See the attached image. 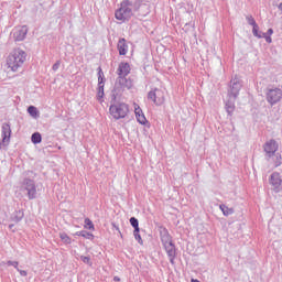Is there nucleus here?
Wrapping results in <instances>:
<instances>
[{
	"mask_svg": "<svg viewBox=\"0 0 282 282\" xmlns=\"http://www.w3.org/2000/svg\"><path fill=\"white\" fill-rule=\"evenodd\" d=\"M33 144H41L43 142V137L39 132H34L31 137Z\"/></svg>",
	"mask_w": 282,
	"mask_h": 282,
	"instance_id": "4be33fe9",
	"label": "nucleus"
},
{
	"mask_svg": "<svg viewBox=\"0 0 282 282\" xmlns=\"http://www.w3.org/2000/svg\"><path fill=\"white\" fill-rule=\"evenodd\" d=\"M131 74V65L127 62H121L117 68L118 76H129Z\"/></svg>",
	"mask_w": 282,
	"mask_h": 282,
	"instance_id": "2eb2a0df",
	"label": "nucleus"
},
{
	"mask_svg": "<svg viewBox=\"0 0 282 282\" xmlns=\"http://www.w3.org/2000/svg\"><path fill=\"white\" fill-rule=\"evenodd\" d=\"M59 239L65 246L72 245V238L66 232H59Z\"/></svg>",
	"mask_w": 282,
	"mask_h": 282,
	"instance_id": "412c9836",
	"label": "nucleus"
},
{
	"mask_svg": "<svg viewBox=\"0 0 282 282\" xmlns=\"http://www.w3.org/2000/svg\"><path fill=\"white\" fill-rule=\"evenodd\" d=\"M12 135L10 123H2V141L8 142Z\"/></svg>",
	"mask_w": 282,
	"mask_h": 282,
	"instance_id": "dca6fc26",
	"label": "nucleus"
},
{
	"mask_svg": "<svg viewBox=\"0 0 282 282\" xmlns=\"http://www.w3.org/2000/svg\"><path fill=\"white\" fill-rule=\"evenodd\" d=\"M262 39H265L268 43H272V37L270 35H267L265 33H262Z\"/></svg>",
	"mask_w": 282,
	"mask_h": 282,
	"instance_id": "c9c22d12",
	"label": "nucleus"
},
{
	"mask_svg": "<svg viewBox=\"0 0 282 282\" xmlns=\"http://www.w3.org/2000/svg\"><path fill=\"white\" fill-rule=\"evenodd\" d=\"M28 113H30L32 118H39V109H36L34 106L28 107Z\"/></svg>",
	"mask_w": 282,
	"mask_h": 282,
	"instance_id": "5701e85b",
	"label": "nucleus"
},
{
	"mask_svg": "<svg viewBox=\"0 0 282 282\" xmlns=\"http://www.w3.org/2000/svg\"><path fill=\"white\" fill-rule=\"evenodd\" d=\"M28 54L21 48L14 50L7 59V64L10 67L12 72H17L19 67L23 66V63H25Z\"/></svg>",
	"mask_w": 282,
	"mask_h": 282,
	"instance_id": "7ed1b4c3",
	"label": "nucleus"
},
{
	"mask_svg": "<svg viewBox=\"0 0 282 282\" xmlns=\"http://www.w3.org/2000/svg\"><path fill=\"white\" fill-rule=\"evenodd\" d=\"M133 87V80L127 78V76H118L112 89V100H116L118 96H122L124 89H131Z\"/></svg>",
	"mask_w": 282,
	"mask_h": 282,
	"instance_id": "20e7f679",
	"label": "nucleus"
},
{
	"mask_svg": "<svg viewBox=\"0 0 282 282\" xmlns=\"http://www.w3.org/2000/svg\"><path fill=\"white\" fill-rule=\"evenodd\" d=\"M109 111L115 120H121L122 118H127V115L129 113V105L120 101L116 102V99H111Z\"/></svg>",
	"mask_w": 282,
	"mask_h": 282,
	"instance_id": "39448f33",
	"label": "nucleus"
},
{
	"mask_svg": "<svg viewBox=\"0 0 282 282\" xmlns=\"http://www.w3.org/2000/svg\"><path fill=\"white\" fill-rule=\"evenodd\" d=\"M115 227H116V230H120V228L119 227H117L116 225H113Z\"/></svg>",
	"mask_w": 282,
	"mask_h": 282,
	"instance_id": "c03bdc74",
	"label": "nucleus"
},
{
	"mask_svg": "<svg viewBox=\"0 0 282 282\" xmlns=\"http://www.w3.org/2000/svg\"><path fill=\"white\" fill-rule=\"evenodd\" d=\"M18 272L21 274V276H28V271L25 270H20V269H17Z\"/></svg>",
	"mask_w": 282,
	"mask_h": 282,
	"instance_id": "e433bc0d",
	"label": "nucleus"
},
{
	"mask_svg": "<svg viewBox=\"0 0 282 282\" xmlns=\"http://www.w3.org/2000/svg\"><path fill=\"white\" fill-rule=\"evenodd\" d=\"M235 100H237V99L232 98V99L227 100L225 104V109H226L228 116H232V113H235V109H236Z\"/></svg>",
	"mask_w": 282,
	"mask_h": 282,
	"instance_id": "a211bd4d",
	"label": "nucleus"
},
{
	"mask_svg": "<svg viewBox=\"0 0 282 282\" xmlns=\"http://www.w3.org/2000/svg\"><path fill=\"white\" fill-rule=\"evenodd\" d=\"M14 228V225H9V229L12 230Z\"/></svg>",
	"mask_w": 282,
	"mask_h": 282,
	"instance_id": "79ce46f5",
	"label": "nucleus"
},
{
	"mask_svg": "<svg viewBox=\"0 0 282 282\" xmlns=\"http://www.w3.org/2000/svg\"><path fill=\"white\" fill-rule=\"evenodd\" d=\"M192 282H199V280L192 279Z\"/></svg>",
	"mask_w": 282,
	"mask_h": 282,
	"instance_id": "37998d69",
	"label": "nucleus"
},
{
	"mask_svg": "<svg viewBox=\"0 0 282 282\" xmlns=\"http://www.w3.org/2000/svg\"><path fill=\"white\" fill-rule=\"evenodd\" d=\"M98 72V83H100V85H102L107 79L105 78V73L102 72V67H98L97 68Z\"/></svg>",
	"mask_w": 282,
	"mask_h": 282,
	"instance_id": "393cba45",
	"label": "nucleus"
},
{
	"mask_svg": "<svg viewBox=\"0 0 282 282\" xmlns=\"http://www.w3.org/2000/svg\"><path fill=\"white\" fill-rule=\"evenodd\" d=\"M7 265H12L13 268H15V270H18L19 269V261L9 260L7 262Z\"/></svg>",
	"mask_w": 282,
	"mask_h": 282,
	"instance_id": "473e14b6",
	"label": "nucleus"
},
{
	"mask_svg": "<svg viewBox=\"0 0 282 282\" xmlns=\"http://www.w3.org/2000/svg\"><path fill=\"white\" fill-rule=\"evenodd\" d=\"M220 210H223V215H225V217H228V215H232V213H235V209L228 208L226 205H220Z\"/></svg>",
	"mask_w": 282,
	"mask_h": 282,
	"instance_id": "b1692460",
	"label": "nucleus"
},
{
	"mask_svg": "<svg viewBox=\"0 0 282 282\" xmlns=\"http://www.w3.org/2000/svg\"><path fill=\"white\" fill-rule=\"evenodd\" d=\"M113 281L118 282V281H120V278L119 276H115Z\"/></svg>",
	"mask_w": 282,
	"mask_h": 282,
	"instance_id": "ea45409f",
	"label": "nucleus"
},
{
	"mask_svg": "<svg viewBox=\"0 0 282 282\" xmlns=\"http://www.w3.org/2000/svg\"><path fill=\"white\" fill-rule=\"evenodd\" d=\"M84 224L88 226V230H94V223L89 218H85Z\"/></svg>",
	"mask_w": 282,
	"mask_h": 282,
	"instance_id": "2f4dec72",
	"label": "nucleus"
},
{
	"mask_svg": "<svg viewBox=\"0 0 282 282\" xmlns=\"http://www.w3.org/2000/svg\"><path fill=\"white\" fill-rule=\"evenodd\" d=\"M22 191H26L29 199H36V183L34 180L25 177L22 181Z\"/></svg>",
	"mask_w": 282,
	"mask_h": 282,
	"instance_id": "6e6552de",
	"label": "nucleus"
},
{
	"mask_svg": "<svg viewBox=\"0 0 282 282\" xmlns=\"http://www.w3.org/2000/svg\"><path fill=\"white\" fill-rule=\"evenodd\" d=\"M82 237H84V239H89L90 241H94V234L89 231L83 230Z\"/></svg>",
	"mask_w": 282,
	"mask_h": 282,
	"instance_id": "c756f323",
	"label": "nucleus"
},
{
	"mask_svg": "<svg viewBox=\"0 0 282 282\" xmlns=\"http://www.w3.org/2000/svg\"><path fill=\"white\" fill-rule=\"evenodd\" d=\"M25 217V214L23 213V209L17 210L13 213L11 219L15 223L19 224Z\"/></svg>",
	"mask_w": 282,
	"mask_h": 282,
	"instance_id": "6ab92c4d",
	"label": "nucleus"
},
{
	"mask_svg": "<svg viewBox=\"0 0 282 282\" xmlns=\"http://www.w3.org/2000/svg\"><path fill=\"white\" fill-rule=\"evenodd\" d=\"M102 98H105V83L104 84L98 83L97 100H102Z\"/></svg>",
	"mask_w": 282,
	"mask_h": 282,
	"instance_id": "aec40b11",
	"label": "nucleus"
},
{
	"mask_svg": "<svg viewBox=\"0 0 282 282\" xmlns=\"http://www.w3.org/2000/svg\"><path fill=\"white\" fill-rule=\"evenodd\" d=\"M120 6L121 7L115 12V18L117 21H122L123 23L133 17V10H140V8H144L145 12L143 14H149L151 12L149 3L144 2V0H135L134 2L130 0H123Z\"/></svg>",
	"mask_w": 282,
	"mask_h": 282,
	"instance_id": "f257e3e1",
	"label": "nucleus"
},
{
	"mask_svg": "<svg viewBox=\"0 0 282 282\" xmlns=\"http://www.w3.org/2000/svg\"><path fill=\"white\" fill-rule=\"evenodd\" d=\"M80 261H83V263H86V265H93L94 264L91 262V258L87 257V256H80Z\"/></svg>",
	"mask_w": 282,
	"mask_h": 282,
	"instance_id": "7c9ffc66",
	"label": "nucleus"
},
{
	"mask_svg": "<svg viewBox=\"0 0 282 282\" xmlns=\"http://www.w3.org/2000/svg\"><path fill=\"white\" fill-rule=\"evenodd\" d=\"M269 182L271 186H273L275 193H279V191H281L282 178L279 172H273L270 176Z\"/></svg>",
	"mask_w": 282,
	"mask_h": 282,
	"instance_id": "9b49d317",
	"label": "nucleus"
},
{
	"mask_svg": "<svg viewBox=\"0 0 282 282\" xmlns=\"http://www.w3.org/2000/svg\"><path fill=\"white\" fill-rule=\"evenodd\" d=\"M265 100L271 107L281 102L282 99V89L279 87L268 86L264 90Z\"/></svg>",
	"mask_w": 282,
	"mask_h": 282,
	"instance_id": "423d86ee",
	"label": "nucleus"
},
{
	"mask_svg": "<svg viewBox=\"0 0 282 282\" xmlns=\"http://www.w3.org/2000/svg\"><path fill=\"white\" fill-rule=\"evenodd\" d=\"M134 113L139 124H147V117L140 107L134 109Z\"/></svg>",
	"mask_w": 282,
	"mask_h": 282,
	"instance_id": "f3484780",
	"label": "nucleus"
},
{
	"mask_svg": "<svg viewBox=\"0 0 282 282\" xmlns=\"http://www.w3.org/2000/svg\"><path fill=\"white\" fill-rule=\"evenodd\" d=\"M166 254L170 259V263H172V265L175 264V257H177V250L175 249V243H173V241L164 243L163 245Z\"/></svg>",
	"mask_w": 282,
	"mask_h": 282,
	"instance_id": "9d476101",
	"label": "nucleus"
},
{
	"mask_svg": "<svg viewBox=\"0 0 282 282\" xmlns=\"http://www.w3.org/2000/svg\"><path fill=\"white\" fill-rule=\"evenodd\" d=\"M159 232H160V239L161 242L163 243H170L171 241H173V237H171V234H169V229H166V227L164 226H159Z\"/></svg>",
	"mask_w": 282,
	"mask_h": 282,
	"instance_id": "ddd939ff",
	"label": "nucleus"
},
{
	"mask_svg": "<svg viewBox=\"0 0 282 282\" xmlns=\"http://www.w3.org/2000/svg\"><path fill=\"white\" fill-rule=\"evenodd\" d=\"M133 235H134L135 241H138V243H140V246H144V240H142V236H140V229H135L133 231Z\"/></svg>",
	"mask_w": 282,
	"mask_h": 282,
	"instance_id": "bb28decb",
	"label": "nucleus"
},
{
	"mask_svg": "<svg viewBox=\"0 0 282 282\" xmlns=\"http://www.w3.org/2000/svg\"><path fill=\"white\" fill-rule=\"evenodd\" d=\"M148 100H152L156 105V107H161V105H164V91L160 88H154L153 90H150L148 93Z\"/></svg>",
	"mask_w": 282,
	"mask_h": 282,
	"instance_id": "1a4fd4ad",
	"label": "nucleus"
},
{
	"mask_svg": "<svg viewBox=\"0 0 282 282\" xmlns=\"http://www.w3.org/2000/svg\"><path fill=\"white\" fill-rule=\"evenodd\" d=\"M117 50L119 52V56H127V53L129 52V44H127V40L124 37L119 39Z\"/></svg>",
	"mask_w": 282,
	"mask_h": 282,
	"instance_id": "4468645a",
	"label": "nucleus"
},
{
	"mask_svg": "<svg viewBox=\"0 0 282 282\" xmlns=\"http://www.w3.org/2000/svg\"><path fill=\"white\" fill-rule=\"evenodd\" d=\"M246 20H247L248 25H251L252 28L258 25L257 21L254 20V18L252 15H247Z\"/></svg>",
	"mask_w": 282,
	"mask_h": 282,
	"instance_id": "c85d7f7f",
	"label": "nucleus"
},
{
	"mask_svg": "<svg viewBox=\"0 0 282 282\" xmlns=\"http://www.w3.org/2000/svg\"><path fill=\"white\" fill-rule=\"evenodd\" d=\"M265 34L269 36H272V34H274V30L269 29Z\"/></svg>",
	"mask_w": 282,
	"mask_h": 282,
	"instance_id": "4c0bfd02",
	"label": "nucleus"
},
{
	"mask_svg": "<svg viewBox=\"0 0 282 282\" xmlns=\"http://www.w3.org/2000/svg\"><path fill=\"white\" fill-rule=\"evenodd\" d=\"M241 87H243V82L241 80V78L237 76L231 78L228 89L229 98H234V100H237V98H239V91H241Z\"/></svg>",
	"mask_w": 282,
	"mask_h": 282,
	"instance_id": "0eeeda50",
	"label": "nucleus"
},
{
	"mask_svg": "<svg viewBox=\"0 0 282 282\" xmlns=\"http://www.w3.org/2000/svg\"><path fill=\"white\" fill-rule=\"evenodd\" d=\"M252 34L253 36H256V39H263V33L259 31V24H257L256 26H252Z\"/></svg>",
	"mask_w": 282,
	"mask_h": 282,
	"instance_id": "a878e982",
	"label": "nucleus"
},
{
	"mask_svg": "<svg viewBox=\"0 0 282 282\" xmlns=\"http://www.w3.org/2000/svg\"><path fill=\"white\" fill-rule=\"evenodd\" d=\"M61 67V61H57L53 66L52 69L53 72H58V68Z\"/></svg>",
	"mask_w": 282,
	"mask_h": 282,
	"instance_id": "f704fd0d",
	"label": "nucleus"
},
{
	"mask_svg": "<svg viewBox=\"0 0 282 282\" xmlns=\"http://www.w3.org/2000/svg\"><path fill=\"white\" fill-rule=\"evenodd\" d=\"M75 235H76V237H83V230L82 231H77Z\"/></svg>",
	"mask_w": 282,
	"mask_h": 282,
	"instance_id": "58836bf2",
	"label": "nucleus"
},
{
	"mask_svg": "<svg viewBox=\"0 0 282 282\" xmlns=\"http://www.w3.org/2000/svg\"><path fill=\"white\" fill-rule=\"evenodd\" d=\"M130 225L132 226V228H134V230H140V221L138 220V218L131 217Z\"/></svg>",
	"mask_w": 282,
	"mask_h": 282,
	"instance_id": "cd10ccee",
	"label": "nucleus"
},
{
	"mask_svg": "<svg viewBox=\"0 0 282 282\" xmlns=\"http://www.w3.org/2000/svg\"><path fill=\"white\" fill-rule=\"evenodd\" d=\"M25 36H28V25L15 28L13 32L14 41H25Z\"/></svg>",
	"mask_w": 282,
	"mask_h": 282,
	"instance_id": "f8f14e48",
	"label": "nucleus"
},
{
	"mask_svg": "<svg viewBox=\"0 0 282 282\" xmlns=\"http://www.w3.org/2000/svg\"><path fill=\"white\" fill-rule=\"evenodd\" d=\"M134 12H139L140 17H147V14H144V12H147V9L140 7L139 10H134Z\"/></svg>",
	"mask_w": 282,
	"mask_h": 282,
	"instance_id": "72a5a7b5",
	"label": "nucleus"
},
{
	"mask_svg": "<svg viewBox=\"0 0 282 282\" xmlns=\"http://www.w3.org/2000/svg\"><path fill=\"white\" fill-rule=\"evenodd\" d=\"M263 151H264V160L267 162H273L274 166H281L282 164V156L281 153H279V143L274 139H270L263 144Z\"/></svg>",
	"mask_w": 282,
	"mask_h": 282,
	"instance_id": "f03ea898",
	"label": "nucleus"
},
{
	"mask_svg": "<svg viewBox=\"0 0 282 282\" xmlns=\"http://www.w3.org/2000/svg\"><path fill=\"white\" fill-rule=\"evenodd\" d=\"M279 10L282 12V2L278 6Z\"/></svg>",
	"mask_w": 282,
	"mask_h": 282,
	"instance_id": "a19ab883",
	"label": "nucleus"
}]
</instances>
